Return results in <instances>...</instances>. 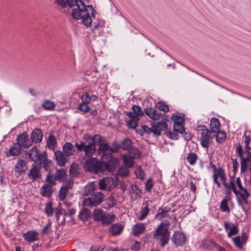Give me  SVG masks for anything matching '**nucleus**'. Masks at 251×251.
Listing matches in <instances>:
<instances>
[{
	"label": "nucleus",
	"instance_id": "f257e3e1",
	"mask_svg": "<svg viewBox=\"0 0 251 251\" xmlns=\"http://www.w3.org/2000/svg\"><path fill=\"white\" fill-rule=\"evenodd\" d=\"M75 5L77 8L72 10V17L76 20L82 19L84 25L89 27L92 25V20L90 16L94 17L96 14V11L91 5H85L82 0H75Z\"/></svg>",
	"mask_w": 251,
	"mask_h": 251
},
{
	"label": "nucleus",
	"instance_id": "f03ea898",
	"mask_svg": "<svg viewBox=\"0 0 251 251\" xmlns=\"http://www.w3.org/2000/svg\"><path fill=\"white\" fill-rule=\"evenodd\" d=\"M28 155L31 161L42 166L46 171L50 172L52 162L49 160L46 152H40L37 148L33 147L30 149Z\"/></svg>",
	"mask_w": 251,
	"mask_h": 251
},
{
	"label": "nucleus",
	"instance_id": "7ed1b4c3",
	"mask_svg": "<svg viewBox=\"0 0 251 251\" xmlns=\"http://www.w3.org/2000/svg\"><path fill=\"white\" fill-rule=\"evenodd\" d=\"M170 224L169 221L164 220L153 232V239L159 241L163 248L168 244L170 239V232L168 230Z\"/></svg>",
	"mask_w": 251,
	"mask_h": 251
},
{
	"label": "nucleus",
	"instance_id": "20e7f679",
	"mask_svg": "<svg viewBox=\"0 0 251 251\" xmlns=\"http://www.w3.org/2000/svg\"><path fill=\"white\" fill-rule=\"evenodd\" d=\"M109 167V165L104 161L99 162L97 159L93 157L87 159L83 164V168L86 171L96 174L105 170L110 171Z\"/></svg>",
	"mask_w": 251,
	"mask_h": 251
},
{
	"label": "nucleus",
	"instance_id": "39448f33",
	"mask_svg": "<svg viewBox=\"0 0 251 251\" xmlns=\"http://www.w3.org/2000/svg\"><path fill=\"white\" fill-rule=\"evenodd\" d=\"M75 146L78 151H83L87 157H91L96 151V146L92 141L83 140L79 143L76 142Z\"/></svg>",
	"mask_w": 251,
	"mask_h": 251
},
{
	"label": "nucleus",
	"instance_id": "423d86ee",
	"mask_svg": "<svg viewBox=\"0 0 251 251\" xmlns=\"http://www.w3.org/2000/svg\"><path fill=\"white\" fill-rule=\"evenodd\" d=\"M104 198V195L100 192H96L88 198L83 199L82 205L85 207L92 208L101 204Z\"/></svg>",
	"mask_w": 251,
	"mask_h": 251
},
{
	"label": "nucleus",
	"instance_id": "0eeeda50",
	"mask_svg": "<svg viewBox=\"0 0 251 251\" xmlns=\"http://www.w3.org/2000/svg\"><path fill=\"white\" fill-rule=\"evenodd\" d=\"M198 131L201 136L200 138L201 146L203 148H208L209 147L210 140L212 137L210 136L211 132L205 125H199L197 126Z\"/></svg>",
	"mask_w": 251,
	"mask_h": 251
},
{
	"label": "nucleus",
	"instance_id": "6e6552de",
	"mask_svg": "<svg viewBox=\"0 0 251 251\" xmlns=\"http://www.w3.org/2000/svg\"><path fill=\"white\" fill-rule=\"evenodd\" d=\"M236 151L241 159V172L245 173L247 170L248 164L251 162V159L244 156V150L240 143L236 145Z\"/></svg>",
	"mask_w": 251,
	"mask_h": 251
},
{
	"label": "nucleus",
	"instance_id": "1a4fd4ad",
	"mask_svg": "<svg viewBox=\"0 0 251 251\" xmlns=\"http://www.w3.org/2000/svg\"><path fill=\"white\" fill-rule=\"evenodd\" d=\"M98 186L101 190L110 191L113 188L115 187L116 182L113 178L106 177L99 180Z\"/></svg>",
	"mask_w": 251,
	"mask_h": 251
},
{
	"label": "nucleus",
	"instance_id": "9d476101",
	"mask_svg": "<svg viewBox=\"0 0 251 251\" xmlns=\"http://www.w3.org/2000/svg\"><path fill=\"white\" fill-rule=\"evenodd\" d=\"M98 152L105 162L111 160L112 154L110 152V146L107 143H104L99 145Z\"/></svg>",
	"mask_w": 251,
	"mask_h": 251
},
{
	"label": "nucleus",
	"instance_id": "9b49d317",
	"mask_svg": "<svg viewBox=\"0 0 251 251\" xmlns=\"http://www.w3.org/2000/svg\"><path fill=\"white\" fill-rule=\"evenodd\" d=\"M27 175L28 178L32 181L41 178L42 174L40 168L35 164H32Z\"/></svg>",
	"mask_w": 251,
	"mask_h": 251
},
{
	"label": "nucleus",
	"instance_id": "f8f14e48",
	"mask_svg": "<svg viewBox=\"0 0 251 251\" xmlns=\"http://www.w3.org/2000/svg\"><path fill=\"white\" fill-rule=\"evenodd\" d=\"M234 246L240 250H243V246L245 245L248 240L246 233L243 232L240 236H236L232 239Z\"/></svg>",
	"mask_w": 251,
	"mask_h": 251
},
{
	"label": "nucleus",
	"instance_id": "ddd939ff",
	"mask_svg": "<svg viewBox=\"0 0 251 251\" xmlns=\"http://www.w3.org/2000/svg\"><path fill=\"white\" fill-rule=\"evenodd\" d=\"M244 143L243 150L244 154H247V157L251 159V147L250 146L251 142V137L249 132L246 131L243 136Z\"/></svg>",
	"mask_w": 251,
	"mask_h": 251
},
{
	"label": "nucleus",
	"instance_id": "4468645a",
	"mask_svg": "<svg viewBox=\"0 0 251 251\" xmlns=\"http://www.w3.org/2000/svg\"><path fill=\"white\" fill-rule=\"evenodd\" d=\"M172 242L177 247H182L186 240V237L185 234L179 231H175L172 237Z\"/></svg>",
	"mask_w": 251,
	"mask_h": 251
},
{
	"label": "nucleus",
	"instance_id": "2eb2a0df",
	"mask_svg": "<svg viewBox=\"0 0 251 251\" xmlns=\"http://www.w3.org/2000/svg\"><path fill=\"white\" fill-rule=\"evenodd\" d=\"M224 227L225 230L227 232L228 238H231L232 236L237 234L239 232L238 227L230 222H225Z\"/></svg>",
	"mask_w": 251,
	"mask_h": 251
},
{
	"label": "nucleus",
	"instance_id": "dca6fc26",
	"mask_svg": "<svg viewBox=\"0 0 251 251\" xmlns=\"http://www.w3.org/2000/svg\"><path fill=\"white\" fill-rule=\"evenodd\" d=\"M16 140L17 144H19L21 147L23 146L25 148H28L32 144L26 132H24L22 134L18 135L17 136Z\"/></svg>",
	"mask_w": 251,
	"mask_h": 251
},
{
	"label": "nucleus",
	"instance_id": "f3484780",
	"mask_svg": "<svg viewBox=\"0 0 251 251\" xmlns=\"http://www.w3.org/2000/svg\"><path fill=\"white\" fill-rule=\"evenodd\" d=\"M83 139L86 141H92L96 145V144H103L105 142L104 137L99 134H96L94 136H91L89 134H85L83 135Z\"/></svg>",
	"mask_w": 251,
	"mask_h": 251
},
{
	"label": "nucleus",
	"instance_id": "a211bd4d",
	"mask_svg": "<svg viewBox=\"0 0 251 251\" xmlns=\"http://www.w3.org/2000/svg\"><path fill=\"white\" fill-rule=\"evenodd\" d=\"M73 183L69 182L63 185L60 189L58 193V198L60 201H63L68 193L69 190L73 187Z\"/></svg>",
	"mask_w": 251,
	"mask_h": 251
},
{
	"label": "nucleus",
	"instance_id": "6ab92c4d",
	"mask_svg": "<svg viewBox=\"0 0 251 251\" xmlns=\"http://www.w3.org/2000/svg\"><path fill=\"white\" fill-rule=\"evenodd\" d=\"M39 233L35 230H28L23 234L24 239L28 242L33 243L39 240Z\"/></svg>",
	"mask_w": 251,
	"mask_h": 251
},
{
	"label": "nucleus",
	"instance_id": "aec40b11",
	"mask_svg": "<svg viewBox=\"0 0 251 251\" xmlns=\"http://www.w3.org/2000/svg\"><path fill=\"white\" fill-rule=\"evenodd\" d=\"M64 153L60 150L54 151V156L57 164L60 167H64L67 162V159Z\"/></svg>",
	"mask_w": 251,
	"mask_h": 251
},
{
	"label": "nucleus",
	"instance_id": "412c9836",
	"mask_svg": "<svg viewBox=\"0 0 251 251\" xmlns=\"http://www.w3.org/2000/svg\"><path fill=\"white\" fill-rule=\"evenodd\" d=\"M26 164L27 162L25 160L22 159L19 160L14 167L15 172L19 176L25 173L27 170Z\"/></svg>",
	"mask_w": 251,
	"mask_h": 251
},
{
	"label": "nucleus",
	"instance_id": "4be33fe9",
	"mask_svg": "<svg viewBox=\"0 0 251 251\" xmlns=\"http://www.w3.org/2000/svg\"><path fill=\"white\" fill-rule=\"evenodd\" d=\"M43 134L41 130L39 128H35L32 132L31 134V143L34 142L35 143H40L43 138Z\"/></svg>",
	"mask_w": 251,
	"mask_h": 251
},
{
	"label": "nucleus",
	"instance_id": "5701e85b",
	"mask_svg": "<svg viewBox=\"0 0 251 251\" xmlns=\"http://www.w3.org/2000/svg\"><path fill=\"white\" fill-rule=\"evenodd\" d=\"M145 112L149 117L154 120H158L161 117V113L153 108H147Z\"/></svg>",
	"mask_w": 251,
	"mask_h": 251
},
{
	"label": "nucleus",
	"instance_id": "b1692460",
	"mask_svg": "<svg viewBox=\"0 0 251 251\" xmlns=\"http://www.w3.org/2000/svg\"><path fill=\"white\" fill-rule=\"evenodd\" d=\"M153 134L159 136L163 129H168V125L165 122H157L153 125Z\"/></svg>",
	"mask_w": 251,
	"mask_h": 251
},
{
	"label": "nucleus",
	"instance_id": "393cba45",
	"mask_svg": "<svg viewBox=\"0 0 251 251\" xmlns=\"http://www.w3.org/2000/svg\"><path fill=\"white\" fill-rule=\"evenodd\" d=\"M63 152L67 156H72L75 152V148L73 145L70 142H66L63 145Z\"/></svg>",
	"mask_w": 251,
	"mask_h": 251
},
{
	"label": "nucleus",
	"instance_id": "a878e982",
	"mask_svg": "<svg viewBox=\"0 0 251 251\" xmlns=\"http://www.w3.org/2000/svg\"><path fill=\"white\" fill-rule=\"evenodd\" d=\"M22 150V147H21L19 144L14 143L9 149L6 156H8L9 154L11 156H18L21 152Z\"/></svg>",
	"mask_w": 251,
	"mask_h": 251
},
{
	"label": "nucleus",
	"instance_id": "bb28decb",
	"mask_svg": "<svg viewBox=\"0 0 251 251\" xmlns=\"http://www.w3.org/2000/svg\"><path fill=\"white\" fill-rule=\"evenodd\" d=\"M97 190V186L94 182L86 185L84 188L83 195L85 196H91L95 193Z\"/></svg>",
	"mask_w": 251,
	"mask_h": 251
},
{
	"label": "nucleus",
	"instance_id": "cd10ccee",
	"mask_svg": "<svg viewBox=\"0 0 251 251\" xmlns=\"http://www.w3.org/2000/svg\"><path fill=\"white\" fill-rule=\"evenodd\" d=\"M55 215L58 224L59 225H64L65 224V218L63 216L62 210L60 206L55 209Z\"/></svg>",
	"mask_w": 251,
	"mask_h": 251
},
{
	"label": "nucleus",
	"instance_id": "c85d7f7f",
	"mask_svg": "<svg viewBox=\"0 0 251 251\" xmlns=\"http://www.w3.org/2000/svg\"><path fill=\"white\" fill-rule=\"evenodd\" d=\"M146 229V226L142 223L135 224L132 229V232L134 235L139 236L144 233Z\"/></svg>",
	"mask_w": 251,
	"mask_h": 251
},
{
	"label": "nucleus",
	"instance_id": "c756f323",
	"mask_svg": "<svg viewBox=\"0 0 251 251\" xmlns=\"http://www.w3.org/2000/svg\"><path fill=\"white\" fill-rule=\"evenodd\" d=\"M53 193V188L51 186L47 184H44L40 189V194L43 197H50Z\"/></svg>",
	"mask_w": 251,
	"mask_h": 251
},
{
	"label": "nucleus",
	"instance_id": "7c9ffc66",
	"mask_svg": "<svg viewBox=\"0 0 251 251\" xmlns=\"http://www.w3.org/2000/svg\"><path fill=\"white\" fill-rule=\"evenodd\" d=\"M123 230V226L120 224H115L113 225L109 228L111 234L115 236L120 234Z\"/></svg>",
	"mask_w": 251,
	"mask_h": 251
},
{
	"label": "nucleus",
	"instance_id": "2f4dec72",
	"mask_svg": "<svg viewBox=\"0 0 251 251\" xmlns=\"http://www.w3.org/2000/svg\"><path fill=\"white\" fill-rule=\"evenodd\" d=\"M56 145L57 141L55 136L52 134H50L47 141V146L50 149L54 151Z\"/></svg>",
	"mask_w": 251,
	"mask_h": 251
},
{
	"label": "nucleus",
	"instance_id": "473e14b6",
	"mask_svg": "<svg viewBox=\"0 0 251 251\" xmlns=\"http://www.w3.org/2000/svg\"><path fill=\"white\" fill-rule=\"evenodd\" d=\"M78 218L81 221L85 222L91 218V211L86 208H83L80 211Z\"/></svg>",
	"mask_w": 251,
	"mask_h": 251
},
{
	"label": "nucleus",
	"instance_id": "72a5a7b5",
	"mask_svg": "<svg viewBox=\"0 0 251 251\" xmlns=\"http://www.w3.org/2000/svg\"><path fill=\"white\" fill-rule=\"evenodd\" d=\"M121 149L124 151L129 150L132 145V141L129 138L124 139L120 144Z\"/></svg>",
	"mask_w": 251,
	"mask_h": 251
},
{
	"label": "nucleus",
	"instance_id": "f704fd0d",
	"mask_svg": "<svg viewBox=\"0 0 251 251\" xmlns=\"http://www.w3.org/2000/svg\"><path fill=\"white\" fill-rule=\"evenodd\" d=\"M210 126L211 132L216 133V131L219 130L220 126L219 120L217 118H212L210 120Z\"/></svg>",
	"mask_w": 251,
	"mask_h": 251
},
{
	"label": "nucleus",
	"instance_id": "c9c22d12",
	"mask_svg": "<svg viewBox=\"0 0 251 251\" xmlns=\"http://www.w3.org/2000/svg\"><path fill=\"white\" fill-rule=\"evenodd\" d=\"M134 158L129 155H126L123 157L125 165L127 168H131L133 166L135 161Z\"/></svg>",
	"mask_w": 251,
	"mask_h": 251
},
{
	"label": "nucleus",
	"instance_id": "e433bc0d",
	"mask_svg": "<svg viewBox=\"0 0 251 251\" xmlns=\"http://www.w3.org/2000/svg\"><path fill=\"white\" fill-rule=\"evenodd\" d=\"M55 176L57 180L64 181L67 176L66 171L63 169L57 170Z\"/></svg>",
	"mask_w": 251,
	"mask_h": 251
},
{
	"label": "nucleus",
	"instance_id": "4c0bfd02",
	"mask_svg": "<svg viewBox=\"0 0 251 251\" xmlns=\"http://www.w3.org/2000/svg\"><path fill=\"white\" fill-rule=\"evenodd\" d=\"M104 212L102 209L97 208L94 211L93 218L96 221H100L104 215Z\"/></svg>",
	"mask_w": 251,
	"mask_h": 251
},
{
	"label": "nucleus",
	"instance_id": "58836bf2",
	"mask_svg": "<svg viewBox=\"0 0 251 251\" xmlns=\"http://www.w3.org/2000/svg\"><path fill=\"white\" fill-rule=\"evenodd\" d=\"M216 139L217 143L221 144L223 143L226 138V134L224 131L218 130L216 131Z\"/></svg>",
	"mask_w": 251,
	"mask_h": 251
},
{
	"label": "nucleus",
	"instance_id": "ea45409f",
	"mask_svg": "<svg viewBox=\"0 0 251 251\" xmlns=\"http://www.w3.org/2000/svg\"><path fill=\"white\" fill-rule=\"evenodd\" d=\"M129 191L130 193L135 194V198L140 197L142 194V191L137 185H130Z\"/></svg>",
	"mask_w": 251,
	"mask_h": 251
},
{
	"label": "nucleus",
	"instance_id": "a19ab883",
	"mask_svg": "<svg viewBox=\"0 0 251 251\" xmlns=\"http://www.w3.org/2000/svg\"><path fill=\"white\" fill-rule=\"evenodd\" d=\"M172 120L174 122V124H183L185 120L181 114H174L172 117Z\"/></svg>",
	"mask_w": 251,
	"mask_h": 251
},
{
	"label": "nucleus",
	"instance_id": "79ce46f5",
	"mask_svg": "<svg viewBox=\"0 0 251 251\" xmlns=\"http://www.w3.org/2000/svg\"><path fill=\"white\" fill-rule=\"evenodd\" d=\"M115 216L114 215L104 214L103 218L100 221L103 225H110L114 220Z\"/></svg>",
	"mask_w": 251,
	"mask_h": 251
},
{
	"label": "nucleus",
	"instance_id": "37998d69",
	"mask_svg": "<svg viewBox=\"0 0 251 251\" xmlns=\"http://www.w3.org/2000/svg\"><path fill=\"white\" fill-rule=\"evenodd\" d=\"M150 211V209L148 205H146V206L142 207L141 210L140 211V215L138 217V219L142 221L144 220Z\"/></svg>",
	"mask_w": 251,
	"mask_h": 251
},
{
	"label": "nucleus",
	"instance_id": "c03bdc74",
	"mask_svg": "<svg viewBox=\"0 0 251 251\" xmlns=\"http://www.w3.org/2000/svg\"><path fill=\"white\" fill-rule=\"evenodd\" d=\"M198 159V157L196 153L195 152H190L188 154L187 160L188 161L190 165L192 166L196 164Z\"/></svg>",
	"mask_w": 251,
	"mask_h": 251
},
{
	"label": "nucleus",
	"instance_id": "a18cd8bd",
	"mask_svg": "<svg viewBox=\"0 0 251 251\" xmlns=\"http://www.w3.org/2000/svg\"><path fill=\"white\" fill-rule=\"evenodd\" d=\"M135 174L136 177L140 179H144L145 177L146 173L145 171L142 169L141 166H138L135 170Z\"/></svg>",
	"mask_w": 251,
	"mask_h": 251
},
{
	"label": "nucleus",
	"instance_id": "49530a36",
	"mask_svg": "<svg viewBox=\"0 0 251 251\" xmlns=\"http://www.w3.org/2000/svg\"><path fill=\"white\" fill-rule=\"evenodd\" d=\"M141 154V152L136 147H131L129 151V155H131L135 159L139 157Z\"/></svg>",
	"mask_w": 251,
	"mask_h": 251
},
{
	"label": "nucleus",
	"instance_id": "de8ad7c7",
	"mask_svg": "<svg viewBox=\"0 0 251 251\" xmlns=\"http://www.w3.org/2000/svg\"><path fill=\"white\" fill-rule=\"evenodd\" d=\"M45 213L48 216H52L53 213L52 203L50 201L46 204Z\"/></svg>",
	"mask_w": 251,
	"mask_h": 251
},
{
	"label": "nucleus",
	"instance_id": "09e8293b",
	"mask_svg": "<svg viewBox=\"0 0 251 251\" xmlns=\"http://www.w3.org/2000/svg\"><path fill=\"white\" fill-rule=\"evenodd\" d=\"M128 168L126 166L121 167L118 171V175L122 177L127 176L129 175Z\"/></svg>",
	"mask_w": 251,
	"mask_h": 251
},
{
	"label": "nucleus",
	"instance_id": "8fccbe9b",
	"mask_svg": "<svg viewBox=\"0 0 251 251\" xmlns=\"http://www.w3.org/2000/svg\"><path fill=\"white\" fill-rule=\"evenodd\" d=\"M132 110L139 118V117L143 116L144 114L141 107L139 105H133L132 106Z\"/></svg>",
	"mask_w": 251,
	"mask_h": 251
},
{
	"label": "nucleus",
	"instance_id": "3c124183",
	"mask_svg": "<svg viewBox=\"0 0 251 251\" xmlns=\"http://www.w3.org/2000/svg\"><path fill=\"white\" fill-rule=\"evenodd\" d=\"M56 180H57L55 176H53L51 175L50 173L48 174L47 176L46 181V182L50 184V186H53L56 184Z\"/></svg>",
	"mask_w": 251,
	"mask_h": 251
},
{
	"label": "nucleus",
	"instance_id": "603ef678",
	"mask_svg": "<svg viewBox=\"0 0 251 251\" xmlns=\"http://www.w3.org/2000/svg\"><path fill=\"white\" fill-rule=\"evenodd\" d=\"M140 119H130L126 121L127 125L129 128L135 129L138 126V123Z\"/></svg>",
	"mask_w": 251,
	"mask_h": 251
},
{
	"label": "nucleus",
	"instance_id": "864d4df0",
	"mask_svg": "<svg viewBox=\"0 0 251 251\" xmlns=\"http://www.w3.org/2000/svg\"><path fill=\"white\" fill-rule=\"evenodd\" d=\"M220 208L223 212H227L228 213L230 212V208L228 206L227 200L224 199L222 200L220 205Z\"/></svg>",
	"mask_w": 251,
	"mask_h": 251
},
{
	"label": "nucleus",
	"instance_id": "5fc2aeb1",
	"mask_svg": "<svg viewBox=\"0 0 251 251\" xmlns=\"http://www.w3.org/2000/svg\"><path fill=\"white\" fill-rule=\"evenodd\" d=\"M156 106L157 108L165 112H167L169 111V106L162 101L158 102L156 104Z\"/></svg>",
	"mask_w": 251,
	"mask_h": 251
},
{
	"label": "nucleus",
	"instance_id": "6e6d98bb",
	"mask_svg": "<svg viewBox=\"0 0 251 251\" xmlns=\"http://www.w3.org/2000/svg\"><path fill=\"white\" fill-rule=\"evenodd\" d=\"M81 103L88 104L92 100V98L90 97L88 93L86 92L81 96Z\"/></svg>",
	"mask_w": 251,
	"mask_h": 251
},
{
	"label": "nucleus",
	"instance_id": "4d7b16f0",
	"mask_svg": "<svg viewBox=\"0 0 251 251\" xmlns=\"http://www.w3.org/2000/svg\"><path fill=\"white\" fill-rule=\"evenodd\" d=\"M174 130L175 131L183 134L185 132V129L183 124H174Z\"/></svg>",
	"mask_w": 251,
	"mask_h": 251
},
{
	"label": "nucleus",
	"instance_id": "13d9d810",
	"mask_svg": "<svg viewBox=\"0 0 251 251\" xmlns=\"http://www.w3.org/2000/svg\"><path fill=\"white\" fill-rule=\"evenodd\" d=\"M112 147H110V152L111 153H116L118 152L121 149L120 145L118 144L116 141H114L112 143Z\"/></svg>",
	"mask_w": 251,
	"mask_h": 251
},
{
	"label": "nucleus",
	"instance_id": "bf43d9fd",
	"mask_svg": "<svg viewBox=\"0 0 251 251\" xmlns=\"http://www.w3.org/2000/svg\"><path fill=\"white\" fill-rule=\"evenodd\" d=\"M42 106L46 110H52L55 107V104L53 102L47 100L44 103Z\"/></svg>",
	"mask_w": 251,
	"mask_h": 251
},
{
	"label": "nucleus",
	"instance_id": "052dcab7",
	"mask_svg": "<svg viewBox=\"0 0 251 251\" xmlns=\"http://www.w3.org/2000/svg\"><path fill=\"white\" fill-rule=\"evenodd\" d=\"M78 109L84 113H86L90 110V108L88 104L80 103L78 106Z\"/></svg>",
	"mask_w": 251,
	"mask_h": 251
},
{
	"label": "nucleus",
	"instance_id": "680f3d73",
	"mask_svg": "<svg viewBox=\"0 0 251 251\" xmlns=\"http://www.w3.org/2000/svg\"><path fill=\"white\" fill-rule=\"evenodd\" d=\"M167 214L162 210V209L159 208L158 210V212L155 215V218L158 219L159 220H162L163 218L166 217Z\"/></svg>",
	"mask_w": 251,
	"mask_h": 251
},
{
	"label": "nucleus",
	"instance_id": "e2e57ef3",
	"mask_svg": "<svg viewBox=\"0 0 251 251\" xmlns=\"http://www.w3.org/2000/svg\"><path fill=\"white\" fill-rule=\"evenodd\" d=\"M51 230V223H48L43 228L42 230L41 233L42 234H48L50 233Z\"/></svg>",
	"mask_w": 251,
	"mask_h": 251
},
{
	"label": "nucleus",
	"instance_id": "0e129e2a",
	"mask_svg": "<svg viewBox=\"0 0 251 251\" xmlns=\"http://www.w3.org/2000/svg\"><path fill=\"white\" fill-rule=\"evenodd\" d=\"M153 186V180L151 178L147 179L146 183V190L148 192H151L152 187Z\"/></svg>",
	"mask_w": 251,
	"mask_h": 251
},
{
	"label": "nucleus",
	"instance_id": "69168bd1",
	"mask_svg": "<svg viewBox=\"0 0 251 251\" xmlns=\"http://www.w3.org/2000/svg\"><path fill=\"white\" fill-rule=\"evenodd\" d=\"M106 202L109 208L113 207L116 205V201L112 197H110L107 198Z\"/></svg>",
	"mask_w": 251,
	"mask_h": 251
},
{
	"label": "nucleus",
	"instance_id": "338daca9",
	"mask_svg": "<svg viewBox=\"0 0 251 251\" xmlns=\"http://www.w3.org/2000/svg\"><path fill=\"white\" fill-rule=\"evenodd\" d=\"M141 128H142V129L144 132H146V133H147L148 134H150L151 132L153 133V130H154L153 129V128H154L153 125H152L151 128H150L149 127H148L146 125H143V126H142Z\"/></svg>",
	"mask_w": 251,
	"mask_h": 251
},
{
	"label": "nucleus",
	"instance_id": "774afa93",
	"mask_svg": "<svg viewBox=\"0 0 251 251\" xmlns=\"http://www.w3.org/2000/svg\"><path fill=\"white\" fill-rule=\"evenodd\" d=\"M140 248V243L136 241L131 247L132 251H139Z\"/></svg>",
	"mask_w": 251,
	"mask_h": 251
}]
</instances>
